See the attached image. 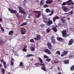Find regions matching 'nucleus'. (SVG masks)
Returning a JSON list of instances; mask_svg holds the SVG:
<instances>
[{"instance_id":"nucleus-48","label":"nucleus","mask_w":74,"mask_h":74,"mask_svg":"<svg viewBox=\"0 0 74 74\" xmlns=\"http://www.w3.org/2000/svg\"><path fill=\"white\" fill-rule=\"evenodd\" d=\"M69 51H65V55H66L68 53V52H69Z\"/></svg>"},{"instance_id":"nucleus-54","label":"nucleus","mask_w":74,"mask_h":74,"mask_svg":"<svg viewBox=\"0 0 74 74\" xmlns=\"http://www.w3.org/2000/svg\"><path fill=\"white\" fill-rule=\"evenodd\" d=\"M35 65H36V66H38V65H39V63H36L35 64Z\"/></svg>"},{"instance_id":"nucleus-17","label":"nucleus","mask_w":74,"mask_h":74,"mask_svg":"<svg viewBox=\"0 0 74 74\" xmlns=\"http://www.w3.org/2000/svg\"><path fill=\"white\" fill-rule=\"evenodd\" d=\"M3 64L4 66V68L5 69H7V64L6 63V62L5 61L3 62Z\"/></svg>"},{"instance_id":"nucleus-37","label":"nucleus","mask_w":74,"mask_h":74,"mask_svg":"<svg viewBox=\"0 0 74 74\" xmlns=\"http://www.w3.org/2000/svg\"><path fill=\"white\" fill-rule=\"evenodd\" d=\"M15 14H16L17 18H19V17L20 16H19V13H17H17H15Z\"/></svg>"},{"instance_id":"nucleus-56","label":"nucleus","mask_w":74,"mask_h":74,"mask_svg":"<svg viewBox=\"0 0 74 74\" xmlns=\"http://www.w3.org/2000/svg\"><path fill=\"white\" fill-rule=\"evenodd\" d=\"M0 61H1V63H3V62H4V61L3 60H1Z\"/></svg>"},{"instance_id":"nucleus-57","label":"nucleus","mask_w":74,"mask_h":74,"mask_svg":"<svg viewBox=\"0 0 74 74\" xmlns=\"http://www.w3.org/2000/svg\"><path fill=\"white\" fill-rule=\"evenodd\" d=\"M2 21H3V19H2V18H0V22H2Z\"/></svg>"},{"instance_id":"nucleus-25","label":"nucleus","mask_w":74,"mask_h":74,"mask_svg":"<svg viewBox=\"0 0 74 74\" xmlns=\"http://www.w3.org/2000/svg\"><path fill=\"white\" fill-rule=\"evenodd\" d=\"M14 33V31L13 30H11L9 32V35H12Z\"/></svg>"},{"instance_id":"nucleus-44","label":"nucleus","mask_w":74,"mask_h":74,"mask_svg":"<svg viewBox=\"0 0 74 74\" xmlns=\"http://www.w3.org/2000/svg\"><path fill=\"white\" fill-rule=\"evenodd\" d=\"M46 32L47 33H49L50 32V29L49 28H48L46 30Z\"/></svg>"},{"instance_id":"nucleus-58","label":"nucleus","mask_w":74,"mask_h":74,"mask_svg":"<svg viewBox=\"0 0 74 74\" xmlns=\"http://www.w3.org/2000/svg\"><path fill=\"white\" fill-rule=\"evenodd\" d=\"M70 14H73V11H71Z\"/></svg>"},{"instance_id":"nucleus-53","label":"nucleus","mask_w":74,"mask_h":74,"mask_svg":"<svg viewBox=\"0 0 74 74\" xmlns=\"http://www.w3.org/2000/svg\"><path fill=\"white\" fill-rule=\"evenodd\" d=\"M24 16H23V18H25L26 17V16H27V14L26 13L25 14H24Z\"/></svg>"},{"instance_id":"nucleus-4","label":"nucleus","mask_w":74,"mask_h":74,"mask_svg":"<svg viewBox=\"0 0 74 74\" xmlns=\"http://www.w3.org/2000/svg\"><path fill=\"white\" fill-rule=\"evenodd\" d=\"M21 34L22 35H24L26 34V29L23 27H22L21 28Z\"/></svg>"},{"instance_id":"nucleus-38","label":"nucleus","mask_w":74,"mask_h":74,"mask_svg":"<svg viewBox=\"0 0 74 74\" xmlns=\"http://www.w3.org/2000/svg\"><path fill=\"white\" fill-rule=\"evenodd\" d=\"M71 70V71H73L74 70V65L70 68Z\"/></svg>"},{"instance_id":"nucleus-7","label":"nucleus","mask_w":74,"mask_h":74,"mask_svg":"<svg viewBox=\"0 0 74 74\" xmlns=\"http://www.w3.org/2000/svg\"><path fill=\"white\" fill-rule=\"evenodd\" d=\"M51 42L53 44H54L56 43V40H55V37H53V36H52L51 37Z\"/></svg>"},{"instance_id":"nucleus-6","label":"nucleus","mask_w":74,"mask_h":74,"mask_svg":"<svg viewBox=\"0 0 74 74\" xmlns=\"http://www.w3.org/2000/svg\"><path fill=\"white\" fill-rule=\"evenodd\" d=\"M44 51L45 53H47V54L49 55H51V52L48 49H45L44 50Z\"/></svg>"},{"instance_id":"nucleus-41","label":"nucleus","mask_w":74,"mask_h":74,"mask_svg":"<svg viewBox=\"0 0 74 74\" xmlns=\"http://www.w3.org/2000/svg\"><path fill=\"white\" fill-rule=\"evenodd\" d=\"M30 42L32 43L34 42V40L33 39H32L30 40Z\"/></svg>"},{"instance_id":"nucleus-3","label":"nucleus","mask_w":74,"mask_h":74,"mask_svg":"<svg viewBox=\"0 0 74 74\" xmlns=\"http://www.w3.org/2000/svg\"><path fill=\"white\" fill-rule=\"evenodd\" d=\"M43 21L47 26H49L53 23L52 21L51 20H49L48 21H47V20H43Z\"/></svg>"},{"instance_id":"nucleus-23","label":"nucleus","mask_w":74,"mask_h":74,"mask_svg":"<svg viewBox=\"0 0 74 74\" xmlns=\"http://www.w3.org/2000/svg\"><path fill=\"white\" fill-rule=\"evenodd\" d=\"M52 30L54 32H56L57 31V28H56L55 27H54L53 28H52Z\"/></svg>"},{"instance_id":"nucleus-13","label":"nucleus","mask_w":74,"mask_h":74,"mask_svg":"<svg viewBox=\"0 0 74 74\" xmlns=\"http://www.w3.org/2000/svg\"><path fill=\"white\" fill-rule=\"evenodd\" d=\"M74 42V40L73 39H71L70 40L69 42V45H71Z\"/></svg>"},{"instance_id":"nucleus-21","label":"nucleus","mask_w":74,"mask_h":74,"mask_svg":"<svg viewBox=\"0 0 74 74\" xmlns=\"http://www.w3.org/2000/svg\"><path fill=\"white\" fill-rule=\"evenodd\" d=\"M41 69L42 70H44V71H45V70H46V68H45V65H44L42 66V67H41Z\"/></svg>"},{"instance_id":"nucleus-59","label":"nucleus","mask_w":74,"mask_h":74,"mask_svg":"<svg viewBox=\"0 0 74 74\" xmlns=\"http://www.w3.org/2000/svg\"><path fill=\"white\" fill-rule=\"evenodd\" d=\"M54 63H58V62L57 61H54Z\"/></svg>"},{"instance_id":"nucleus-35","label":"nucleus","mask_w":74,"mask_h":74,"mask_svg":"<svg viewBox=\"0 0 74 74\" xmlns=\"http://www.w3.org/2000/svg\"><path fill=\"white\" fill-rule=\"evenodd\" d=\"M26 2H27V0H24V1L23 3V5H24V6H25V5L26 4Z\"/></svg>"},{"instance_id":"nucleus-42","label":"nucleus","mask_w":74,"mask_h":74,"mask_svg":"<svg viewBox=\"0 0 74 74\" xmlns=\"http://www.w3.org/2000/svg\"><path fill=\"white\" fill-rule=\"evenodd\" d=\"M19 66H23V62H20Z\"/></svg>"},{"instance_id":"nucleus-51","label":"nucleus","mask_w":74,"mask_h":74,"mask_svg":"<svg viewBox=\"0 0 74 74\" xmlns=\"http://www.w3.org/2000/svg\"><path fill=\"white\" fill-rule=\"evenodd\" d=\"M44 58H48V56L45 55L44 56Z\"/></svg>"},{"instance_id":"nucleus-47","label":"nucleus","mask_w":74,"mask_h":74,"mask_svg":"<svg viewBox=\"0 0 74 74\" xmlns=\"http://www.w3.org/2000/svg\"><path fill=\"white\" fill-rule=\"evenodd\" d=\"M1 29L2 32H4V28H3V27H1Z\"/></svg>"},{"instance_id":"nucleus-45","label":"nucleus","mask_w":74,"mask_h":74,"mask_svg":"<svg viewBox=\"0 0 74 74\" xmlns=\"http://www.w3.org/2000/svg\"><path fill=\"white\" fill-rule=\"evenodd\" d=\"M14 53L15 55V56H19L18 54H17V53H16V52H14Z\"/></svg>"},{"instance_id":"nucleus-12","label":"nucleus","mask_w":74,"mask_h":74,"mask_svg":"<svg viewBox=\"0 0 74 74\" xmlns=\"http://www.w3.org/2000/svg\"><path fill=\"white\" fill-rule=\"evenodd\" d=\"M5 44V42L2 40H0V45H4Z\"/></svg>"},{"instance_id":"nucleus-5","label":"nucleus","mask_w":74,"mask_h":74,"mask_svg":"<svg viewBox=\"0 0 74 74\" xmlns=\"http://www.w3.org/2000/svg\"><path fill=\"white\" fill-rule=\"evenodd\" d=\"M18 9L19 10V11L21 14H23L24 15L26 14V12L23 11V10L22 9V7L21 6L18 7Z\"/></svg>"},{"instance_id":"nucleus-61","label":"nucleus","mask_w":74,"mask_h":74,"mask_svg":"<svg viewBox=\"0 0 74 74\" xmlns=\"http://www.w3.org/2000/svg\"><path fill=\"white\" fill-rule=\"evenodd\" d=\"M40 26L41 27H43V26H44V25L43 24H41Z\"/></svg>"},{"instance_id":"nucleus-18","label":"nucleus","mask_w":74,"mask_h":74,"mask_svg":"<svg viewBox=\"0 0 74 74\" xmlns=\"http://www.w3.org/2000/svg\"><path fill=\"white\" fill-rule=\"evenodd\" d=\"M14 59L13 58H11V63L12 66L14 65Z\"/></svg>"},{"instance_id":"nucleus-52","label":"nucleus","mask_w":74,"mask_h":74,"mask_svg":"<svg viewBox=\"0 0 74 74\" xmlns=\"http://www.w3.org/2000/svg\"><path fill=\"white\" fill-rule=\"evenodd\" d=\"M45 65V64H41L39 63V65H41V66H42Z\"/></svg>"},{"instance_id":"nucleus-39","label":"nucleus","mask_w":74,"mask_h":74,"mask_svg":"<svg viewBox=\"0 0 74 74\" xmlns=\"http://www.w3.org/2000/svg\"><path fill=\"white\" fill-rule=\"evenodd\" d=\"M56 53L58 54V55H60V51H56Z\"/></svg>"},{"instance_id":"nucleus-8","label":"nucleus","mask_w":74,"mask_h":74,"mask_svg":"<svg viewBox=\"0 0 74 74\" xmlns=\"http://www.w3.org/2000/svg\"><path fill=\"white\" fill-rule=\"evenodd\" d=\"M8 10L10 11V12L11 13H14V14H15V13H17V11L15 10H11L10 9H8Z\"/></svg>"},{"instance_id":"nucleus-14","label":"nucleus","mask_w":74,"mask_h":74,"mask_svg":"<svg viewBox=\"0 0 74 74\" xmlns=\"http://www.w3.org/2000/svg\"><path fill=\"white\" fill-rule=\"evenodd\" d=\"M71 2V4H73V5L74 4V3L73 2V1L72 0H69L68 1L66 2V4H69V3H70Z\"/></svg>"},{"instance_id":"nucleus-15","label":"nucleus","mask_w":74,"mask_h":74,"mask_svg":"<svg viewBox=\"0 0 74 74\" xmlns=\"http://www.w3.org/2000/svg\"><path fill=\"white\" fill-rule=\"evenodd\" d=\"M56 38L58 41H63V38L60 37H57Z\"/></svg>"},{"instance_id":"nucleus-10","label":"nucleus","mask_w":74,"mask_h":74,"mask_svg":"<svg viewBox=\"0 0 74 74\" xmlns=\"http://www.w3.org/2000/svg\"><path fill=\"white\" fill-rule=\"evenodd\" d=\"M56 19H59V17L58 16H56L54 17H53V22H55V21H56Z\"/></svg>"},{"instance_id":"nucleus-16","label":"nucleus","mask_w":74,"mask_h":74,"mask_svg":"<svg viewBox=\"0 0 74 74\" xmlns=\"http://www.w3.org/2000/svg\"><path fill=\"white\" fill-rule=\"evenodd\" d=\"M44 4V1L42 0L40 2V6H42Z\"/></svg>"},{"instance_id":"nucleus-19","label":"nucleus","mask_w":74,"mask_h":74,"mask_svg":"<svg viewBox=\"0 0 74 74\" xmlns=\"http://www.w3.org/2000/svg\"><path fill=\"white\" fill-rule=\"evenodd\" d=\"M46 3V4H51L52 2L51 1V0H47Z\"/></svg>"},{"instance_id":"nucleus-49","label":"nucleus","mask_w":74,"mask_h":74,"mask_svg":"<svg viewBox=\"0 0 74 74\" xmlns=\"http://www.w3.org/2000/svg\"><path fill=\"white\" fill-rule=\"evenodd\" d=\"M27 46H26V45H24L23 46V48L24 49H26V48H27Z\"/></svg>"},{"instance_id":"nucleus-30","label":"nucleus","mask_w":74,"mask_h":74,"mask_svg":"<svg viewBox=\"0 0 74 74\" xmlns=\"http://www.w3.org/2000/svg\"><path fill=\"white\" fill-rule=\"evenodd\" d=\"M1 72L3 74H4L5 73V69L4 68L1 69Z\"/></svg>"},{"instance_id":"nucleus-26","label":"nucleus","mask_w":74,"mask_h":74,"mask_svg":"<svg viewBox=\"0 0 74 74\" xmlns=\"http://www.w3.org/2000/svg\"><path fill=\"white\" fill-rule=\"evenodd\" d=\"M27 25V23L25 22L22 23L21 25L20 26H25Z\"/></svg>"},{"instance_id":"nucleus-62","label":"nucleus","mask_w":74,"mask_h":74,"mask_svg":"<svg viewBox=\"0 0 74 74\" xmlns=\"http://www.w3.org/2000/svg\"><path fill=\"white\" fill-rule=\"evenodd\" d=\"M70 13H65V15H69V14Z\"/></svg>"},{"instance_id":"nucleus-2","label":"nucleus","mask_w":74,"mask_h":74,"mask_svg":"<svg viewBox=\"0 0 74 74\" xmlns=\"http://www.w3.org/2000/svg\"><path fill=\"white\" fill-rule=\"evenodd\" d=\"M34 13H36V14H35V15H36L35 18H39L40 16H41V12L40 11H34Z\"/></svg>"},{"instance_id":"nucleus-24","label":"nucleus","mask_w":74,"mask_h":74,"mask_svg":"<svg viewBox=\"0 0 74 74\" xmlns=\"http://www.w3.org/2000/svg\"><path fill=\"white\" fill-rule=\"evenodd\" d=\"M38 58L40 62V63H43V61H42V60L41 58L39 57H38Z\"/></svg>"},{"instance_id":"nucleus-28","label":"nucleus","mask_w":74,"mask_h":74,"mask_svg":"<svg viewBox=\"0 0 74 74\" xmlns=\"http://www.w3.org/2000/svg\"><path fill=\"white\" fill-rule=\"evenodd\" d=\"M70 11V9L69 8L65 7V12H67Z\"/></svg>"},{"instance_id":"nucleus-36","label":"nucleus","mask_w":74,"mask_h":74,"mask_svg":"<svg viewBox=\"0 0 74 74\" xmlns=\"http://www.w3.org/2000/svg\"><path fill=\"white\" fill-rule=\"evenodd\" d=\"M65 63L66 64H67L69 63V60H67L65 61Z\"/></svg>"},{"instance_id":"nucleus-29","label":"nucleus","mask_w":74,"mask_h":74,"mask_svg":"<svg viewBox=\"0 0 74 74\" xmlns=\"http://www.w3.org/2000/svg\"><path fill=\"white\" fill-rule=\"evenodd\" d=\"M61 21L62 22V23H63L62 24H64V23H65V20H64V18H61Z\"/></svg>"},{"instance_id":"nucleus-27","label":"nucleus","mask_w":74,"mask_h":74,"mask_svg":"<svg viewBox=\"0 0 74 74\" xmlns=\"http://www.w3.org/2000/svg\"><path fill=\"white\" fill-rule=\"evenodd\" d=\"M42 18H44V19L43 20H45V21H46V20H47V18H45V16L44 14H42Z\"/></svg>"},{"instance_id":"nucleus-11","label":"nucleus","mask_w":74,"mask_h":74,"mask_svg":"<svg viewBox=\"0 0 74 74\" xmlns=\"http://www.w3.org/2000/svg\"><path fill=\"white\" fill-rule=\"evenodd\" d=\"M62 8L63 10L64 11H65V6L64 5H65V2H64L62 4Z\"/></svg>"},{"instance_id":"nucleus-40","label":"nucleus","mask_w":74,"mask_h":74,"mask_svg":"<svg viewBox=\"0 0 74 74\" xmlns=\"http://www.w3.org/2000/svg\"><path fill=\"white\" fill-rule=\"evenodd\" d=\"M51 59L49 58H47L46 60V62H49L50 61H51Z\"/></svg>"},{"instance_id":"nucleus-55","label":"nucleus","mask_w":74,"mask_h":74,"mask_svg":"<svg viewBox=\"0 0 74 74\" xmlns=\"http://www.w3.org/2000/svg\"><path fill=\"white\" fill-rule=\"evenodd\" d=\"M51 13L52 14H53V10H51Z\"/></svg>"},{"instance_id":"nucleus-20","label":"nucleus","mask_w":74,"mask_h":74,"mask_svg":"<svg viewBox=\"0 0 74 74\" xmlns=\"http://www.w3.org/2000/svg\"><path fill=\"white\" fill-rule=\"evenodd\" d=\"M62 36L63 37H65V30H63L62 32Z\"/></svg>"},{"instance_id":"nucleus-1","label":"nucleus","mask_w":74,"mask_h":74,"mask_svg":"<svg viewBox=\"0 0 74 74\" xmlns=\"http://www.w3.org/2000/svg\"><path fill=\"white\" fill-rule=\"evenodd\" d=\"M47 45L48 47V48L51 51H55V49H54V47H52V44L51 43H49V42H48L47 43Z\"/></svg>"},{"instance_id":"nucleus-64","label":"nucleus","mask_w":74,"mask_h":74,"mask_svg":"<svg viewBox=\"0 0 74 74\" xmlns=\"http://www.w3.org/2000/svg\"><path fill=\"white\" fill-rule=\"evenodd\" d=\"M68 5H71V3H69L68 4Z\"/></svg>"},{"instance_id":"nucleus-43","label":"nucleus","mask_w":74,"mask_h":74,"mask_svg":"<svg viewBox=\"0 0 74 74\" xmlns=\"http://www.w3.org/2000/svg\"><path fill=\"white\" fill-rule=\"evenodd\" d=\"M45 11L46 12H49V10L48 9H46L45 10Z\"/></svg>"},{"instance_id":"nucleus-46","label":"nucleus","mask_w":74,"mask_h":74,"mask_svg":"<svg viewBox=\"0 0 74 74\" xmlns=\"http://www.w3.org/2000/svg\"><path fill=\"white\" fill-rule=\"evenodd\" d=\"M23 51H24V52H26L27 51V49H22Z\"/></svg>"},{"instance_id":"nucleus-22","label":"nucleus","mask_w":74,"mask_h":74,"mask_svg":"<svg viewBox=\"0 0 74 74\" xmlns=\"http://www.w3.org/2000/svg\"><path fill=\"white\" fill-rule=\"evenodd\" d=\"M66 32H68V30L67 29H66L65 30V37H67L69 36V35L67 34Z\"/></svg>"},{"instance_id":"nucleus-33","label":"nucleus","mask_w":74,"mask_h":74,"mask_svg":"<svg viewBox=\"0 0 74 74\" xmlns=\"http://www.w3.org/2000/svg\"><path fill=\"white\" fill-rule=\"evenodd\" d=\"M30 49L32 51H34L35 50V48L33 47H30Z\"/></svg>"},{"instance_id":"nucleus-60","label":"nucleus","mask_w":74,"mask_h":74,"mask_svg":"<svg viewBox=\"0 0 74 74\" xmlns=\"http://www.w3.org/2000/svg\"><path fill=\"white\" fill-rule=\"evenodd\" d=\"M58 70H59V71H60V68L59 67V66H58Z\"/></svg>"},{"instance_id":"nucleus-50","label":"nucleus","mask_w":74,"mask_h":74,"mask_svg":"<svg viewBox=\"0 0 74 74\" xmlns=\"http://www.w3.org/2000/svg\"><path fill=\"white\" fill-rule=\"evenodd\" d=\"M32 16V14H29V15L28 16V18H30L31 16Z\"/></svg>"},{"instance_id":"nucleus-34","label":"nucleus","mask_w":74,"mask_h":74,"mask_svg":"<svg viewBox=\"0 0 74 74\" xmlns=\"http://www.w3.org/2000/svg\"><path fill=\"white\" fill-rule=\"evenodd\" d=\"M33 56V54H27L26 56V57L27 58H29V57H30V56Z\"/></svg>"},{"instance_id":"nucleus-9","label":"nucleus","mask_w":74,"mask_h":74,"mask_svg":"<svg viewBox=\"0 0 74 74\" xmlns=\"http://www.w3.org/2000/svg\"><path fill=\"white\" fill-rule=\"evenodd\" d=\"M40 38H41L40 37V36L38 35L36 36V38H34V39L35 40H37V41H38V40H40Z\"/></svg>"},{"instance_id":"nucleus-32","label":"nucleus","mask_w":74,"mask_h":74,"mask_svg":"<svg viewBox=\"0 0 74 74\" xmlns=\"http://www.w3.org/2000/svg\"><path fill=\"white\" fill-rule=\"evenodd\" d=\"M49 7V5L47 4H45L43 5L44 8H48Z\"/></svg>"},{"instance_id":"nucleus-63","label":"nucleus","mask_w":74,"mask_h":74,"mask_svg":"<svg viewBox=\"0 0 74 74\" xmlns=\"http://www.w3.org/2000/svg\"><path fill=\"white\" fill-rule=\"evenodd\" d=\"M70 8H71V9H73V8H74V7H73V6L70 7Z\"/></svg>"},{"instance_id":"nucleus-31","label":"nucleus","mask_w":74,"mask_h":74,"mask_svg":"<svg viewBox=\"0 0 74 74\" xmlns=\"http://www.w3.org/2000/svg\"><path fill=\"white\" fill-rule=\"evenodd\" d=\"M58 26H64V25L63 24H62V23H60L58 24Z\"/></svg>"}]
</instances>
